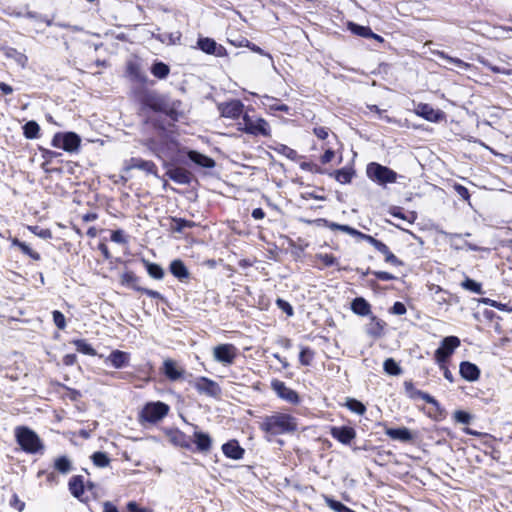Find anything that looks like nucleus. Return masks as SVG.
<instances>
[{
	"mask_svg": "<svg viewBox=\"0 0 512 512\" xmlns=\"http://www.w3.org/2000/svg\"><path fill=\"white\" fill-rule=\"evenodd\" d=\"M193 386L198 393L205 394L213 398H217L221 394V388L219 384L207 377H198L195 380Z\"/></svg>",
	"mask_w": 512,
	"mask_h": 512,
	"instance_id": "1a4fd4ad",
	"label": "nucleus"
},
{
	"mask_svg": "<svg viewBox=\"0 0 512 512\" xmlns=\"http://www.w3.org/2000/svg\"><path fill=\"white\" fill-rule=\"evenodd\" d=\"M461 286L464 289L469 290V291L474 292V293H477V294H482L483 293L481 284L476 282L473 279H470V278H466L462 282Z\"/></svg>",
	"mask_w": 512,
	"mask_h": 512,
	"instance_id": "3c124183",
	"label": "nucleus"
},
{
	"mask_svg": "<svg viewBox=\"0 0 512 512\" xmlns=\"http://www.w3.org/2000/svg\"><path fill=\"white\" fill-rule=\"evenodd\" d=\"M28 229L35 234L36 236L42 238V239H50L52 238V232L48 228H41L37 225L35 226H28Z\"/></svg>",
	"mask_w": 512,
	"mask_h": 512,
	"instance_id": "6e6d98bb",
	"label": "nucleus"
},
{
	"mask_svg": "<svg viewBox=\"0 0 512 512\" xmlns=\"http://www.w3.org/2000/svg\"><path fill=\"white\" fill-rule=\"evenodd\" d=\"M73 344L75 345L76 350L84 355H96V350L84 339H76L73 341Z\"/></svg>",
	"mask_w": 512,
	"mask_h": 512,
	"instance_id": "ea45409f",
	"label": "nucleus"
},
{
	"mask_svg": "<svg viewBox=\"0 0 512 512\" xmlns=\"http://www.w3.org/2000/svg\"><path fill=\"white\" fill-rule=\"evenodd\" d=\"M346 406L350 411L358 415H363L366 412L365 405L356 399H349L346 403Z\"/></svg>",
	"mask_w": 512,
	"mask_h": 512,
	"instance_id": "8fccbe9b",
	"label": "nucleus"
},
{
	"mask_svg": "<svg viewBox=\"0 0 512 512\" xmlns=\"http://www.w3.org/2000/svg\"><path fill=\"white\" fill-rule=\"evenodd\" d=\"M54 468L61 474H68L72 470V463L67 456H60L55 459Z\"/></svg>",
	"mask_w": 512,
	"mask_h": 512,
	"instance_id": "e433bc0d",
	"label": "nucleus"
},
{
	"mask_svg": "<svg viewBox=\"0 0 512 512\" xmlns=\"http://www.w3.org/2000/svg\"><path fill=\"white\" fill-rule=\"evenodd\" d=\"M404 388L407 396L411 399H417L421 390H418L414 387V384L410 381H406L404 383Z\"/></svg>",
	"mask_w": 512,
	"mask_h": 512,
	"instance_id": "bf43d9fd",
	"label": "nucleus"
},
{
	"mask_svg": "<svg viewBox=\"0 0 512 512\" xmlns=\"http://www.w3.org/2000/svg\"><path fill=\"white\" fill-rule=\"evenodd\" d=\"M170 441L176 445V446H179L181 448H185V449H191L192 448V445H191V438L189 436H187L185 433H183L182 431H179V430H176L175 432H173L170 436Z\"/></svg>",
	"mask_w": 512,
	"mask_h": 512,
	"instance_id": "c756f323",
	"label": "nucleus"
},
{
	"mask_svg": "<svg viewBox=\"0 0 512 512\" xmlns=\"http://www.w3.org/2000/svg\"><path fill=\"white\" fill-rule=\"evenodd\" d=\"M126 74L131 81L142 85L146 84L148 81L147 75L142 70L140 63L137 60H129L127 62Z\"/></svg>",
	"mask_w": 512,
	"mask_h": 512,
	"instance_id": "f3484780",
	"label": "nucleus"
},
{
	"mask_svg": "<svg viewBox=\"0 0 512 512\" xmlns=\"http://www.w3.org/2000/svg\"><path fill=\"white\" fill-rule=\"evenodd\" d=\"M461 377L469 382L477 381L480 377V369L474 363L463 361L459 366Z\"/></svg>",
	"mask_w": 512,
	"mask_h": 512,
	"instance_id": "5701e85b",
	"label": "nucleus"
},
{
	"mask_svg": "<svg viewBox=\"0 0 512 512\" xmlns=\"http://www.w3.org/2000/svg\"><path fill=\"white\" fill-rule=\"evenodd\" d=\"M145 267H146V270H147V273L154 279H157V280H160L164 277V270L162 269V267L156 263H151L145 259L142 260Z\"/></svg>",
	"mask_w": 512,
	"mask_h": 512,
	"instance_id": "4c0bfd02",
	"label": "nucleus"
},
{
	"mask_svg": "<svg viewBox=\"0 0 512 512\" xmlns=\"http://www.w3.org/2000/svg\"><path fill=\"white\" fill-rule=\"evenodd\" d=\"M187 156L193 163L200 167L213 168L215 166V161L212 158L198 151L190 150L188 151Z\"/></svg>",
	"mask_w": 512,
	"mask_h": 512,
	"instance_id": "cd10ccee",
	"label": "nucleus"
},
{
	"mask_svg": "<svg viewBox=\"0 0 512 512\" xmlns=\"http://www.w3.org/2000/svg\"><path fill=\"white\" fill-rule=\"evenodd\" d=\"M245 42H246L245 46L248 47L251 51L267 57L273 63V58H272L271 54L264 51L262 48L255 45L254 43L249 42L248 40H245Z\"/></svg>",
	"mask_w": 512,
	"mask_h": 512,
	"instance_id": "680f3d73",
	"label": "nucleus"
},
{
	"mask_svg": "<svg viewBox=\"0 0 512 512\" xmlns=\"http://www.w3.org/2000/svg\"><path fill=\"white\" fill-rule=\"evenodd\" d=\"M193 442L196 445V450L201 453L209 452L212 447V439L208 433L197 430L194 426Z\"/></svg>",
	"mask_w": 512,
	"mask_h": 512,
	"instance_id": "412c9836",
	"label": "nucleus"
},
{
	"mask_svg": "<svg viewBox=\"0 0 512 512\" xmlns=\"http://www.w3.org/2000/svg\"><path fill=\"white\" fill-rule=\"evenodd\" d=\"M243 126L241 130L253 136L269 137L271 129L269 123L263 118H254L248 114H244L242 118Z\"/></svg>",
	"mask_w": 512,
	"mask_h": 512,
	"instance_id": "20e7f679",
	"label": "nucleus"
},
{
	"mask_svg": "<svg viewBox=\"0 0 512 512\" xmlns=\"http://www.w3.org/2000/svg\"><path fill=\"white\" fill-rule=\"evenodd\" d=\"M162 372L170 381H177L184 374V370L178 366L176 361L170 358L164 360Z\"/></svg>",
	"mask_w": 512,
	"mask_h": 512,
	"instance_id": "aec40b11",
	"label": "nucleus"
},
{
	"mask_svg": "<svg viewBox=\"0 0 512 512\" xmlns=\"http://www.w3.org/2000/svg\"><path fill=\"white\" fill-rule=\"evenodd\" d=\"M415 113L427 121L438 123L445 118V113L440 109H434L430 104L419 103L415 108Z\"/></svg>",
	"mask_w": 512,
	"mask_h": 512,
	"instance_id": "f8f14e48",
	"label": "nucleus"
},
{
	"mask_svg": "<svg viewBox=\"0 0 512 512\" xmlns=\"http://www.w3.org/2000/svg\"><path fill=\"white\" fill-rule=\"evenodd\" d=\"M454 419L457 422H459V423L469 424L471 419H472V417H471V415L468 412H465V411H462V410H457L454 413Z\"/></svg>",
	"mask_w": 512,
	"mask_h": 512,
	"instance_id": "052dcab7",
	"label": "nucleus"
},
{
	"mask_svg": "<svg viewBox=\"0 0 512 512\" xmlns=\"http://www.w3.org/2000/svg\"><path fill=\"white\" fill-rule=\"evenodd\" d=\"M383 368L389 375H399L401 373L400 366L392 358H388L384 361Z\"/></svg>",
	"mask_w": 512,
	"mask_h": 512,
	"instance_id": "49530a36",
	"label": "nucleus"
},
{
	"mask_svg": "<svg viewBox=\"0 0 512 512\" xmlns=\"http://www.w3.org/2000/svg\"><path fill=\"white\" fill-rule=\"evenodd\" d=\"M330 435L344 445H350L356 438V431L350 426H332Z\"/></svg>",
	"mask_w": 512,
	"mask_h": 512,
	"instance_id": "4468645a",
	"label": "nucleus"
},
{
	"mask_svg": "<svg viewBox=\"0 0 512 512\" xmlns=\"http://www.w3.org/2000/svg\"><path fill=\"white\" fill-rule=\"evenodd\" d=\"M9 57H14V59L19 63L21 66H25L27 62V57L21 52H18L16 49H10L7 53Z\"/></svg>",
	"mask_w": 512,
	"mask_h": 512,
	"instance_id": "e2e57ef3",
	"label": "nucleus"
},
{
	"mask_svg": "<svg viewBox=\"0 0 512 512\" xmlns=\"http://www.w3.org/2000/svg\"><path fill=\"white\" fill-rule=\"evenodd\" d=\"M338 230L345 232L351 236L357 237L362 240H366V237H368V234H364L357 229L350 227L348 225L339 224Z\"/></svg>",
	"mask_w": 512,
	"mask_h": 512,
	"instance_id": "5fc2aeb1",
	"label": "nucleus"
},
{
	"mask_svg": "<svg viewBox=\"0 0 512 512\" xmlns=\"http://www.w3.org/2000/svg\"><path fill=\"white\" fill-rule=\"evenodd\" d=\"M418 398H421L426 403L433 405L436 409H440L439 402L430 394L421 391Z\"/></svg>",
	"mask_w": 512,
	"mask_h": 512,
	"instance_id": "69168bd1",
	"label": "nucleus"
},
{
	"mask_svg": "<svg viewBox=\"0 0 512 512\" xmlns=\"http://www.w3.org/2000/svg\"><path fill=\"white\" fill-rule=\"evenodd\" d=\"M10 506L18 510L19 512H22L25 508V502L19 499V497L14 494L10 500Z\"/></svg>",
	"mask_w": 512,
	"mask_h": 512,
	"instance_id": "338daca9",
	"label": "nucleus"
},
{
	"mask_svg": "<svg viewBox=\"0 0 512 512\" xmlns=\"http://www.w3.org/2000/svg\"><path fill=\"white\" fill-rule=\"evenodd\" d=\"M278 151L291 160H294L297 156V152L286 145H281Z\"/></svg>",
	"mask_w": 512,
	"mask_h": 512,
	"instance_id": "774afa93",
	"label": "nucleus"
},
{
	"mask_svg": "<svg viewBox=\"0 0 512 512\" xmlns=\"http://www.w3.org/2000/svg\"><path fill=\"white\" fill-rule=\"evenodd\" d=\"M460 346V339L456 336H447L442 341L440 346L436 349L434 357L436 362L442 367L456 348Z\"/></svg>",
	"mask_w": 512,
	"mask_h": 512,
	"instance_id": "0eeeda50",
	"label": "nucleus"
},
{
	"mask_svg": "<svg viewBox=\"0 0 512 512\" xmlns=\"http://www.w3.org/2000/svg\"><path fill=\"white\" fill-rule=\"evenodd\" d=\"M316 258L323 264L324 267L339 265L338 259L332 254H317Z\"/></svg>",
	"mask_w": 512,
	"mask_h": 512,
	"instance_id": "864d4df0",
	"label": "nucleus"
},
{
	"mask_svg": "<svg viewBox=\"0 0 512 512\" xmlns=\"http://www.w3.org/2000/svg\"><path fill=\"white\" fill-rule=\"evenodd\" d=\"M368 274L374 275L378 280H381V281H391V280L396 279V277L393 274H391L389 272H385V271H371L368 269L366 272L363 273V275H368Z\"/></svg>",
	"mask_w": 512,
	"mask_h": 512,
	"instance_id": "4d7b16f0",
	"label": "nucleus"
},
{
	"mask_svg": "<svg viewBox=\"0 0 512 512\" xmlns=\"http://www.w3.org/2000/svg\"><path fill=\"white\" fill-rule=\"evenodd\" d=\"M12 246L18 247L21 252L27 256H29L31 259L35 261H39L41 259L40 254L34 250H32L26 243L21 242L17 238H13L11 240Z\"/></svg>",
	"mask_w": 512,
	"mask_h": 512,
	"instance_id": "f704fd0d",
	"label": "nucleus"
},
{
	"mask_svg": "<svg viewBox=\"0 0 512 512\" xmlns=\"http://www.w3.org/2000/svg\"><path fill=\"white\" fill-rule=\"evenodd\" d=\"M141 103L143 106L150 108L156 112H165L167 104L163 97L154 91H147L141 96Z\"/></svg>",
	"mask_w": 512,
	"mask_h": 512,
	"instance_id": "9b49d317",
	"label": "nucleus"
},
{
	"mask_svg": "<svg viewBox=\"0 0 512 512\" xmlns=\"http://www.w3.org/2000/svg\"><path fill=\"white\" fill-rule=\"evenodd\" d=\"M369 244H371L377 251H379L381 254L384 255V258H385V262L386 263H389L391 265H394V266H403L404 263L403 261H401L399 258H397L389 249V247L377 240L376 238H374L373 236L371 235H368V237H366V240Z\"/></svg>",
	"mask_w": 512,
	"mask_h": 512,
	"instance_id": "9d476101",
	"label": "nucleus"
},
{
	"mask_svg": "<svg viewBox=\"0 0 512 512\" xmlns=\"http://www.w3.org/2000/svg\"><path fill=\"white\" fill-rule=\"evenodd\" d=\"M126 170L138 169L146 172L147 174H152L157 176V166L153 161L144 160L139 157H132L125 163Z\"/></svg>",
	"mask_w": 512,
	"mask_h": 512,
	"instance_id": "2eb2a0df",
	"label": "nucleus"
},
{
	"mask_svg": "<svg viewBox=\"0 0 512 512\" xmlns=\"http://www.w3.org/2000/svg\"><path fill=\"white\" fill-rule=\"evenodd\" d=\"M53 321L57 328L63 330L66 327L65 316L58 310L52 312Z\"/></svg>",
	"mask_w": 512,
	"mask_h": 512,
	"instance_id": "13d9d810",
	"label": "nucleus"
},
{
	"mask_svg": "<svg viewBox=\"0 0 512 512\" xmlns=\"http://www.w3.org/2000/svg\"><path fill=\"white\" fill-rule=\"evenodd\" d=\"M454 190L463 200L469 201L470 193L465 186H463L461 184H455Z\"/></svg>",
	"mask_w": 512,
	"mask_h": 512,
	"instance_id": "0e129e2a",
	"label": "nucleus"
},
{
	"mask_svg": "<svg viewBox=\"0 0 512 512\" xmlns=\"http://www.w3.org/2000/svg\"><path fill=\"white\" fill-rule=\"evenodd\" d=\"M92 462L95 466L104 468L110 464L108 455L104 452H95L91 456Z\"/></svg>",
	"mask_w": 512,
	"mask_h": 512,
	"instance_id": "c03bdc74",
	"label": "nucleus"
},
{
	"mask_svg": "<svg viewBox=\"0 0 512 512\" xmlns=\"http://www.w3.org/2000/svg\"><path fill=\"white\" fill-rule=\"evenodd\" d=\"M170 272L179 280L187 279L189 272L181 260H173L170 264Z\"/></svg>",
	"mask_w": 512,
	"mask_h": 512,
	"instance_id": "2f4dec72",
	"label": "nucleus"
},
{
	"mask_svg": "<svg viewBox=\"0 0 512 512\" xmlns=\"http://www.w3.org/2000/svg\"><path fill=\"white\" fill-rule=\"evenodd\" d=\"M350 29L353 33H355L359 36L365 37V38H370V36H374L373 31L369 27H366V26H361V25L351 23Z\"/></svg>",
	"mask_w": 512,
	"mask_h": 512,
	"instance_id": "603ef678",
	"label": "nucleus"
},
{
	"mask_svg": "<svg viewBox=\"0 0 512 512\" xmlns=\"http://www.w3.org/2000/svg\"><path fill=\"white\" fill-rule=\"evenodd\" d=\"M367 177L379 185L395 183L397 173L389 167L383 166L377 162H371L366 168Z\"/></svg>",
	"mask_w": 512,
	"mask_h": 512,
	"instance_id": "7ed1b4c3",
	"label": "nucleus"
},
{
	"mask_svg": "<svg viewBox=\"0 0 512 512\" xmlns=\"http://www.w3.org/2000/svg\"><path fill=\"white\" fill-rule=\"evenodd\" d=\"M351 310L357 315L368 316L371 314V305L363 297H356L351 303Z\"/></svg>",
	"mask_w": 512,
	"mask_h": 512,
	"instance_id": "c85d7f7f",
	"label": "nucleus"
},
{
	"mask_svg": "<svg viewBox=\"0 0 512 512\" xmlns=\"http://www.w3.org/2000/svg\"><path fill=\"white\" fill-rule=\"evenodd\" d=\"M130 353L121 351V350H113L105 362L109 363L115 369H121L129 365L130 362Z\"/></svg>",
	"mask_w": 512,
	"mask_h": 512,
	"instance_id": "6ab92c4d",
	"label": "nucleus"
},
{
	"mask_svg": "<svg viewBox=\"0 0 512 512\" xmlns=\"http://www.w3.org/2000/svg\"><path fill=\"white\" fill-rule=\"evenodd\" d=\"M140 279L132 271H126L121 275V284L131 287L136 291H140L141 286L138 285Z\"/></svg>",
	"mask_w": 512,
	"mask_h": 512,
	"instance_id": "473e14b6",
	"label": "nucleus"
},
{
	"mask_svg": "<svg viewBox=\"0 0 512 512\" xmlns=\"http://www.w3.org/2000/svg\"><path fill=\"white\" fill-rule=\"evenodd\" d=\"M40 126L35 121H28L23 126V134L27 139H36L39 136Z\"/></svg>",
	"mask_w": 512,
	"mask_h": 512,
	"instance_id": "58836bf2",
	"label": "nucleus"
},
{
	"mask_svg": "<svg viewBox=\"0 0 512 512\" xmlns=\"http://www.w3.org/2000/svg\"><path fill=\"white\" fill-rule=\"evenodd\" d=\"M166 175L177 184L187 185L191 182V173L182 167H172Z\"/></svg>",
	"mask_w": 512,
	"mask_h": 512,
	"instance_id": "b1692460",
	"label": "nucleus"
},
{
	"mask_svg": "<svg viewBox=\"0 0 512 512\" xmlns=\"http://www.w3.org/2000/svg\"><path fill=\"white\" fill-rule=\"evenodd\" d=\"M172 230L178 233H182L186 228H192L195 226L193 221H189L183 218H172Z\"/></svg>",
	"mask_w": 512,
	"mask_h": 512,
	"instance_id": "a19ab883",
	"label": "nucleus"
},
{
	"mask_svg": "<svg viewBox=\"0 0 512 512\" xmlns=\"http://www.w3.org/2000/svg\"><path fill=\"white\" fill-rule=\"evenodd\" d=\"M223 454L230 459L240 460L245 454L244 448H242L239 442L235 439L229 440L222 445Z\"/></svg>",
	"mask_w": 512,
	"mask_h": 512,
	"instance_id": "4be33fe9",
	"label": "nucleus"
},
{
	"mask_svg": "<svg viewBox=\"0 0 512 512\" xmlns=\"http://www.w3.org/2000/svg\"><path fill=\"white\" fill-rule=\"evenodd\" d=\"M68 486H69L70 493L74 497L79 499L83 495L84 482H83L82 476L76 475V476L71 477V479L69 480Z\"/></svg>",
	"mask_w": 512,
	"mask_h": 512,
	"instance_id": "7c9ffc66",
	"label": "nucleus"
},
{
	"mask_svg": "<svg viewBox=\"0 0 512 512\" xmlns=\"http://www.w3.org/2000/svg\"><path fill=\"white\" fill-rule=\"evenodd\" d=\"M314 358V351L309 347H302L299 354V361L304 366H309Z\"/></svg>",
	"mask_w": 512,
	"mask_h": 512,
	"instance_id": "de8ad7c7",
	"label": "nucleus"
},
{
	"mask_svg": "<svg viewBox=\"0 0 512 512\" xmlns=\"http://www.w3.org/2000/svg\"><path fill=\"white\" fill-rule=\"evenodd\" d=\"M262 105L270 112H283L289 114L290 107L286 104L280 103V101L272 96L264 95L261 97Z\"/></svg>",
	"mask_w": 512,
	"mask_h": 512,
	"instance_id": "393cba45",
	"label": "nucleus"
},
{
	"mask_svg": "<svg viewBox=\"0 0 512 512\" xmlns=\"http://www.w3.org/2000/svg\"><path fill=\"white\" fill-rule=\"evenodd\" d=\"M198 48L206 54L222 57L226 54V49L218 45L216 41L209 37H200L197 41Z\"/></svg>",
	"mask_w": 512,
	"mask_h": 512,
	"instance_id": "dca6fc26",
	"label": "nucleus"
},
{
	"mask_svg": "<svg viewBox=\"0 0 512 512\" xmlns=\"http://www.w3.org/2000/svg\"><path fill=\"white\" fill-rule=\"evenodd\" d=\"M213 357L224 366L231 365L237 357V348L230 343L217 345L213 348Z\"/></svg>",
	"mask_w": 512,
	"mask_h": 512,
	"instance_id": "6e6552de",
	"label": "nucleus"
},
{
	"mask_svg": "<svg viewBox=\"0 0 512 512\" xmlns=\"http://www.w3.org/2000/svg\"><path fill=\"white\" fill-rule=\"evenodd\" d=\"M384 323L376 316H371V322L369 324L368 333L370 335L378 336L382 333Z\"/></svg>",
	"mask_w": 512,
	"mask_h": 512,
	"instance_id": "a18cd8bd",
	"label": "nucleus"
},
{
	"mask_svg": "<svg viewBox=\"0 0 512 512\" xmlns=\"http://www.w3.org/2000/svg\"><path fill=\"white\" fill-rule=\"evenodd\" d=\"M463 236H470V233H465V234H459V233H452V234H449V239H450V246L451 248L455 249V250H462L464 248L468 249V250H471V251H481L483 250V248L473 244V243H470L468 241H463L461 244H459L457 242V240L461 239Z\"/></svg>",
	"mask_w": 512,
	"mask_h": 512,
	"instance_id": "a878e982",
	"label": "nucleus"
},
{
	"mask_svg": "<svg viewBox=\"0 0 512 512\" xmlns=\"http://www.w3.org/2000/svg\"><path fill=\"white\" fill-rule=\"evenodd\" d=\"M335 179L341 183V184H347L350 183L353 177V171L351 169L342 168L339 170H336L333 173Z\"/></svg>",
	"mask_w": 512,
	"mask_h": 512,
	"instance_id": "79ce46f5",
	"label": "nucleus"
},
{
	"mask_svg": "<svg viewBox=\"0 0 512 512\" xmlns=\"http://www.w3.org/2000/svg\"><path fill=\"white\" fill-rule=\"evenodd\" d=\"M244 105L240 100H232L230 102L221 103L218 106V109L221 113V116L237 119L243 112Z\"/></svg>",
	"mask_w": 512,
	"mask_h": 512,
	"instance_id": "a211bd4d",
	"label": "nucleus"
},
{
	"mask_svg": "<svg viewBox=\"0 0 512 512\" xmlns=\"http://www.w3.org/2000/svg\"><path fill=\"white\" fill-rule=\"evenodd\" d=\"M434 54L436 56H438L439 58L446 60L448 63L453 64L456 67L463 69V70H467L471 66L469 63H466L459 58H454V57L449 56L444 51H436V52H434Z\"/></svg>",
	"mask_w": 512,
	"mask_h": 512,
	"instance_id": "c9c22d12",
	"label": "nucleus"
},
{
	"mask_svg": "<svg viewBox=\"0 0 512 512\" xmlns=\"http://www.w3.org/2000/svg\"><path fill=\"white\" fill-rule=\"evenodd\" d=\"M326 503L328 507L335 512H356L347 507L346 505H344L343 503H341L340 501L331 498H326Z\"/></svg>",
	"mask_w": 512,
	"mask_h": 512,
	"instance_id": "09e8293b",
	"label": "nucleus"
},
{
	"mask_svg": "<svg viewBox=\"0 0 512 512\" xmlns=\"http://www.w3.org/2000/svg\"><path fill=\"white\" fill-rule=\"evenodd\" d=\"M81 138L75 132H57L54 134L51 145L73 153L79 150Z\"/></svg>",
	"mask_w": 512,
	"mask_h": 512,
	"instance_id": "39448f33",
	"label": "nucleus"
},
{
	"mask_svg": "<svg viewBox=\"0 0 512 512\" xmlns=\"http://www.w3.org/2000/svg\"><path fill=\"white\" fill-rule=\"evenodd\" d=\"M259 428L270 437L292 434L298 429L297 418L288 413L275 412L265 416L260 423Z\"/></svg>",
	"mask_w": 512,
	"mask_h": 512,
	"instance_id": "f257e3e1",
	"label": "nucleus"
},
{
	"mask_svg": "<svg viewBox=\"0 0 512 512\" xmlns=\"http://www.w3.org/2000/svg\"><path fill=\"white\" fill-rule=\"evenodd\" d=\"M151 73L158 79H165L170 73V68L164 62L155 61L151 66Z\"/></svg>",
	"mask_w": 512,
	"mask_h": 512,
	"instance_id": "72a5a7b5",
	"label": "nucleus"
},
{
	"mask_svg": "<svg viewBox=\"0 0 512 512\" xmlns=\"http://www.w3.org/2000/svg\"><path fill=\"white\" fill-rule=\"evenodd\" d=\"M390 214L396 218L406 220L409 223H413L417 218V215L415 212L411 211V212H408L407 214H404L400 207H393L390 210Z\"/></svg>",
	"mask_w": 512,
	"mask_h": 512,
	"instance_id": "37998d69",
	"label": "nucleus"
},
{
	"mask_svg": "<svg viewBox=\"0 0 512 512\" xmlns=\"http://www.w3.org/2000/svg\"><path fill=\"white\" fill-rule=\"evenodd\" d=\"M169 411V406L163 402H150L147 403L140 413L143 421L149 423H156L164 418Z\"/></svg>",
	"mask_w": 512,
	"mask_h": 512,
	"instance_id": "423d86ee",
	"label": "nucleus"
},
{
	"mask_svg": "<svg viewBox=\"0 0 512 512\" xmlns=\"http://www.w3.org/2000/svg\"><path fill=\"white\" fill-rule=\"evenodd\" d=\"M385 434L392 440H398L401 442H411L413 440V434L406 427L401 428H387Z\"/></svg>",
	"mask_w": 512,
	"mask_h": 512,
	"instance_id": "bb28decb",
	"label": "nucleus"
},
{
	"mask_svg": "<svg viewBox=\"0 0 512 512\" xmlns=\"http://www.w3.org/2000/svg\"><path fill=\"white\" fill-rule=\"evenodd\" d=\"M271 387L277 394V396L291 404H297L299 402V396L297 392L289 387L283 381L272 380Z\"/></svg>",
	"mask_w": 512,
	"mask_h": 512,
	"instance_id": "ddd939ff",
	"label": "nucleus"
},
{
	"mask_svg": "<svg viewBox=\"0 0 512 512\" xmlns=\"http://www.w3.org/2000/svg\"><path fill=\"white\" fill-rule=\"evenodd\" d=\"M15 439L21 449L28 454L43 453L44 444L35 431L26 426L15 428Z\"/></svg>",
	"mask_w": 512,
	"mask_h": 512,
	"instance_id": "f03ea898",
	"label": "nucleus"
}]
</instances>
